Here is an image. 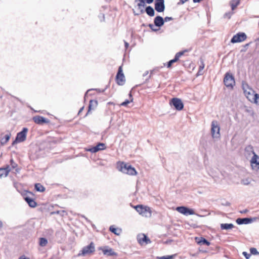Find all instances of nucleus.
<instances>
[{
	"label": "nucleus",
	"mask_w": 259,
	"mask_h": 259,
	"mask_svg": "<svg viewBox=\"0 0 259 259\" xmlns=\"http://www.w3.org/2000/svg\"><path fill=\"white\" fill-rule=\"evenodd\" d=\"M258 26H259V22H258Z\"/></svg>",
	"instance_id": "62"
},
{
	"label": "nucleus",
	"mask_w": 259,
	"mask_h": 259,
	"mask_svg": "<svg viewBox=\"0 0 259 259\" xmlns=\"http://www.w3.org/2000/svg\"><path fill=\"white\" fill-rule=\"evenodd\" d=\"M11 165H12V166L13 168H15V167L16 166L17 164H16L15 163H14V161H13V159H11Z\"/></svg>",
	"instance_id": "47"
},
{
	"label": "nucleus",
	"mask_w": 259,
	"mask_h": 259,
	"mask_svg": "<svg viewBox=\"0 0 259 259\" xmlns=\"http://www.w3.org/2000/svg\"><path fill=\"white\" fill-rule=\"evenodd\" d=\"M201 64L199 66V70H198V72L197 73L199 75L202 74V73L201 72H202V71L203 70V69L204 68V64L203 62L202 61H201Z\"/></svg>",
	"instance_id": "36"
},
{
	"label": "nucleus",
	"mask_w": 259,
	"mask_h": 259,
	"mask_svg": "<svg viewBox=\"0 0 259 259\" xmlns=\"http://www.w3.org/2000/svg\"><path fill=\"white\" fill-rule=\"evenodd\" d=\"M171 106H174L178 111L182 110L184 108V104L182 100L178 98H172L169 102Z\"/></svg>",
	"instance_id": "5"
},
{
	"label": "nucleus",
	"mask_w": 259,
	"mask_h": 259,
	"mask_svg": "<svg viewBox=\"0 0 259 259\" xmlns=\"http://www.w3.org/2000/svg\"><path fill=\"white\" fill-rule=\"evenodd\" d=\"M10 170L9 166H7L6 168H0V178L3 177H7Z\"/></svg>",
	"instance_id": "23"
},
{
	"label": "nucleus",
	"mask_w": 259,
	"mask_h": 259,
	"mask_svg": "<svg viewBox=\"0 0 259 259\" xmlns=\"http://www.w3.org/2000/svg\"><path fill=\"white\" fill-rule=\"evenodd\" d=\"M36 191L43 192L45 191V188L40 183H36L34 186Z\"/></svg>",
	"instance_id": "28"
},
{
	"label": "nucleus",
	"mask_w": 259,
	"mask_h": 259,
	"mask_svg": "<svg viewBox=\"0 0 259 259\" xmlns=\"http://www.w3.org/2000/svg\"><path fill=\"white\" fill-rule=\"evenodd\" d=\"M11 137V134L6 135L4 137H1L0 143L2 146L6 144L10 140Z\"/></svg>",
	"instance_id": "25"
},
{
	"label": "nucleus",
	"mask_w": 259,
	"mask_h": 259,
	"mask_svg": "<svg viewBox=\"0 0 259 259\" xmlns=\"http://www.w3.org/2000/svg\"><path fill=\"white\" fill-rule=\"evenodd\" d=\"M244 93L246 95L247 98L249 101H251V99L250 98L249 95H252L253 96L252 100H253L255 104L259 105V94H257L256 93L254 94L253 93V94L252 95H251V94L249 92L247 93L246 91H244Z\"/></svg>",
	"instance_id": "16"
},
{
	"label": "nucleus",
	"mask_w": 259,
	"mask_h": 259,
	"mask_svg": "<svg viewBox=\"0 0 259 259\" xmlns=\"http://www.w3.org/2000/svg\"><path fill=\"white\" fill-rule=\"evenodd\" d=\"M138 240L139 243L141 244L144 242H145L146 244H148L151 242L148 237L144 234H143L141 236H139Z\"/></svg>",
	"instance_id": "21"
},
{
	"label": "nucleus",
	"mask_w": 259,
	"mask_h": 259,
	"mask_svg": "<svg viewBox=\"0 0 259 259\" xmlns=\"http://www.w3.org/2000/svg\"><path fill=\"white\" fill-rule=\"evenodd\" d=\"M195 240L197 244L200 245H206L209 246L210 244V243L203 237H196Z\"/></svg>",
	"instance_id": "19"
},
{
	"label": "nucleus",
	"mask_w": 259,
	"mask_h": 259,
	"mask_svg": "<svg viewBox=\"0 0 259 259\" xmlns=\"http://www.w3.org/2000/svg\"><path fill=\"white\" fill-rule=\"evenodd\" d=\"M178 60H177V59L175 57L173 59L169 61L168 62H167V68H170L172 64L176 62H177Z\"/></svg>",
	"instance_id": "35"
},
{
	"label": "nucleus",
	"mask_w": 259,
	"mask_h": 259,
	"mask_svg": "<svg viewBox=\"0 0 259 259\" xmlns=\"http://www.w3.org/2000/svg\"><path fill=\"white\" fill-rule=\"evenodd\" d=\"M203 212V214H198V213H195V214H196V215L199 217H205L206 216L207 214H204V212Z\"/></svg>",
	"instance_id": "48"
},
{
	"label": "nucleus",
	"mask_w": 259,
	"mask_h": 259,
	"mask_svg": "<svg viewBox=\"0 0 259 259\" xmlns=\"http://www.w3.org/2000/svg\"><path fill=\"white\" fill-rule=\"evenodd\" d=\"M154 9L159 13L164 12L165 10L164 0H155L154 3Z\"/></svg>",
	"instance_id": "10"
},
{
	"label": "nucleus",
	"mask_w": 259,
	"mask_h": 259,
	"mask_svg": "<svg viewBox=\"0 0 259 259\" xmlns=\"http://www.w3.org/2000/svg\"><path fill=\"white\" fill-rule=\"evenodd\" d=\"M247 212H248V210L247 209H245V210L241 211V213H246Z\"/></svg>",
	"instance_id": "52"
},
{
	"label": "nucleus",
	"mask_w": 259,
	"mask_h": 259,
	"mask_svg": "<svg viewBox=\"0 0 259 259\" xmlns=\"http://www.w3.org/2000/svg\"><path fill=\"white\" fill-rule=\"evenodd\" d=\"M103 253L104 255L108 256H117V253L113 251V250L109 248L108 246H105L103 248H101Z\"/></svg>",
	"instance_id": "13"
},
{
	"label": "nucleus",
	"mask_w": 259,
	"mask_h": 259,
	"mask_svg": "<svg viewBox=\"0 0 259 259\" xmlns=\"http://www.w3.org/2000/svg\"><path fill=\"white\" fill-rule=\"evenodd\" d=\"M32 119L35 123L40 125L50 122V120L40 115L34 116Z\"/></svg>",
	"instance_id": "12"
},
{
	"label": "nucleus",
	"mask_w": 259,
	"mask_h": 259,
	"mask_svg": "<svg viewBox=\"0 0 259 259\" xmlns=\"http://www.w3.org/2000/svg\"><path fill=\"white\" fill-rule=\"evenodd\" d=\"M48 243V240L45 238H40L39 245L41 246H45Z\"/></svg>",
	"instance_id": "31"
},
{
	"label": "nucleus",
	"mask_w": 259,
	"mask_h": 259,
	"mask_svg": "<svg viewBox=\"0 0 259 259\" xmlns=\"http://www.w3.org/2000/svg\"><path fill=\"white\" fill-rule=\"evenodd\" d=\"M94 251L95 246L93 242H92L89 245L85 246L83 248L82 250H81V253H79L78 254V256H84L88 253H92Z\"/></svg>",
	"instance_id": "11"
},
{
	"label": "nucleus",
	"mask_w": 259,
	"mask_h": 259,
	"mask_svg": "<svg viewBox=\"0 0 259 259\" xmlns=\"http://www.w3.org/2000/svg\"><path fill=\"white\" fill-rule=\"evenodd\" d=\"M130 103V101L128 100H125L124 102L120 104V106H126L128 104Z\"/></svg>",
	"instance_id": "42"
},
{
	"label": "nucleus",
	"mask_w": 259,
	"mask_h": 259,
	"mask_svg": "<svg viewBox=\"0 0 259 259\" xmlns=\"http://www.w3.org/2000/svg\"><path fill=\"white\" fill-rule=\"evenodd\" d=\"M211 134L213 138H219L220 137V127L218 122L216 120H213L211 124Z\"/></svg>",
	"instance_id": "3"
},
{
	"label": "nucleus",
	"mask_w": 259,
	"mask_h": 259,
	"mask_svg": "<svg viewBox=\"0 0 259 259\" xmlns=\"http://www.w3.org/2000/svg\"><path fill=\"white\" fill-rule=\"evenodd\" d=\"M251 165L252 169L259 168V156L254 154L250 160Z\"/></svg>",
	"instance_id": "14"
},
{
	"label": "nucleus",
	"mask_w": 259,
	"mask_h": 259,
	"mask_svg": "<svg viewBox=\"0 0 259 259\" xmlns=\"http://www.w3.org/2000/svg\"><path fill=\"white\" fill-rule=\"evenodd\" d=\"M234 227V226L233 224H221V229L222 230H229L231 229Z\"/></svg>",
	"instance_id": "27"
},
{
	"label": "nucleus",
	"mask_w": 259,
	"mask_h": 259,
	"mask_svg": "<svg viewBox=\"0 0 259 259\" xmlns=\"http://www.w3.org/2000/svg\"><path fill=\"white\" fill-rule=\"evenodd\" d=\"M83 217H84L85 219V220H87V218H86L85 217L83 216Z\"/></svg>",
	"instance_id": "61"
},
{
	"label": "nucleus",
	"mask_w": 259,
	"mask_h": 259,
	"mask_svg": "<svg viewBox=\"0 0 259 259\" xmlns=\"http://www.w3.org/2000/svg\"><path fill=\"white\" fill-rule=\"evenodd\" d=\"M245 152L249 155H251V154H252L253 155L256 154L254 151L253 146L250 145L247 146L245 148Z\"/></svg>",
	"instance_id": "26"
},
{
	"label": "nucleus",
	"mask_w": 259,
	"mask_h": 259,
	"mask_svg": "<svg viewBox=\"0 0 259 259\" xmlns=\"http://www.w3.org/2000/svg\"><path fill=\"white\" fill-rule=\"evenodd\" d=\"M201 212H207V211L206 210H201Z\"/></svg>",
	"instance_id": "59"
},
{
	"label": "nucleus",
	"mask_w": 259,
	"mask_h": 259,
	"mask_svg": "<svg viewBox=\"0 0 259 259\" xmlns=\"http://www.w3.org/2000/svg\"><path fill=\"white\" fill-rule=\"evenodd\" d=\"M96 91H99V92H104L105 91V89L103 90H102V91H101L100 89H96Z\"/></svg>",
	"instance_id": "51"
},
{
	"label": "nucleus",
	"mask_w": 259,
	"mask_h": 259,
	"mask_svg": "<svg viewBox=\"0 0 259 259\" xmlns=\"http://www.w3.org/2000/svg\"><path fill=\"white\" fill-rule=\"evenodd\" d=\"M62 213H66V212L65 211H62Z\"/></svg>",
	"instance_id": "60"
},
{
	"label": "nucleus",
	"mask_w": 259,
	"mask_h": 259,
	"mask_svg": "<svg viewBox=\"0 0 259 259\" xmlns=\"http://www.w3.org/2000/svg\"><path fill=\"white\" fill-rule=\"evenodd\" d=\"M174 255H165L159 257V259H173Z\"/></svg>",
	"instance_id": "40"
},
{
	"label": "nucleus",
	"mask_w": 259,
	"mask_h": 259,
	"mask_svg": "<svg viewBox=\"0 0 259 259\" xmlns=\"http://www.w3.org/2000/svg\"><path fill=\"white\" fill-rule=\"evenodd\" d=\"M148 26L150 28V29L153 31H154V32H156L159 29H157V28H155V25L154 24H148Z\"/></svg>",
	"instance_id": "39"
},
{
	"label": "nucleus",
	"mask_w": 259,
	"mask_h": 259,
	"mask_svg": "<svg viewBox=\"0 0 259 259\" xmlns=\"http://www.w3.org/2000/svg\"><path fill=\"white\" fill-rule=\"evenodd\" d=\"M124 45H125V47L126 49H127V48L129 46V44L128 42H127L126 41H124Z\"/></svg>",
	"instance_id": "49"
},
{
	"label": "nucleus",
	"mask_w": 259,
	"mask_h": 259,
	"mask_svg": "<svg viewBox=\"0 0 259 259\" xmlns=\"http://www.w3.org/2000/svg\"><path fill=\"white\" fill-rule=\"evenodd\" d=\"M246 35L244 32H239L234 35L231 38V42L232 43L240 42L245 40L246 39Z\"/></svg>",
	"instance_id": "8"
},
{
	"label": "nucleus",
	"mask_w": 259,
	"mask_h": 259,
	"mask_svg": "<svg viewBox=\"0 0 259 259\" xmlns=\"http://www.w3.org/2000/svg\"><path fill=\"white\" fill-rule=\"evenodd\" d=\"M164 19V22H168V21H171V20H172L174 19V18L171 17H165Z\"/></svg>",
	"instance_id": "44"
},
{
	"label": "nucleus",
	"mask_w": 259,
	"mask_h": 259,
	"mask_svg": "<svg viewBox=\"0 0 259 259\" xmlns=\"http://www.w3.org/2000/svg\"><path fill=\"white\" fill-rule=\"evenodd\" d=\"M83 108H84V107H81V108L79 109V111H78V114H80V113L82 111V110H83Z\"/></svg>",
	"instance_id": "50"
},
{
	"label": "nucleus",
	"mask_w": 259,
	"mask_h": 259,
	"mask_svg": "<svg viewBox=\"0 0 259 259\" xmlns=\"http://www.w3.org/2000/svg\"><path fill=\"white\" fill-rule=\"evenodd\" d=\"M176 210L180 213L186 215L195 214L193 209L189 208L185 206H178L176 208Z\"/></svg>",
	"instance_id": "9"
},
{
	"label": "nucleus",
	"mask_w": 259,
	"mask_h": 259,
	"mask_svg": "<svg viewBox=\"0 0 259 259\" xmlns=\"http://www.w3.org/2000/svg\"><path fill=\"white\" fill-rule=\"evenodd\" d=\"M3 224L1 221H0V229H1L3 227Z\"/></svg>",
	"instance_id": "53"
},
{
	"label": "nucleus",
	"mask_w": 259,
	"mask_h": 259,
	"mask_svg": "<svg viewBox=\"0 0 259 259\" xmlns=\"http://www.w3.org/2000/svg\"><path fill=\"white\" fill-rule=\"evenodd\" d=\"M148 73V71H146L144 74H143V76H145L146 75H147Z\"/></svg>",
	"instance_id": "55"
},
{
	"label": "nucleus",
	"mask_w": 259,
	"mask_h": 259,
	"mask_svg": "<svg viewBox=\"0 0 259 259\" xmlns=\"http://www.w3.org/2000/svg\"><path fill=\"white\" fill-rule=\"evenodd\" d=\"M242 254L246 258V259H249L251 256L250 254L248 253L247 252L245 251L243 252Z\"/></svg>",
	"instance_id": "41"
},
{
	"label": "nucleus",
	"mask_w": 259,
	"mask_h": 259,
	"mask_svg": "<svg viewBox=\"0 0 259 259\" xmlns=\"http://www.w3.org/2000/svg\"><path fill=\"white\" fill-rule=\"evenodd\" d=\"M24 199L30 207L34 208L36 206L37 203L33 199L29 197H25Z\"/></svg>",
	"instance_id": "22"
},
{
	"label": "nucleus",
	"mask_w": 259,
	"mask_h": 259,
	"mask_svg": "<svg viewBox=\"0 0 259 259\" xmlns=\"http://www.w3.org/2000/svg\"><path fill=\"white\" fill-rule=\"evenodd\" d=\"M135 3H137V6L140 11L141 14L144 12V8L145 6V4L143 0H135Z\"/></svg>",
	"instance_id": "20"
},
{
	"label": "nucleus",
	"mask_w": 259,
	"mask_h": 259,
	"mask_svg": "<svg viewBox=\"0 0 259 259\" xmlns=\"http://www.w3.org/2000/svg\"><path fill=\"white\" fill-rule=\"evenodd\" d=\"M19 259H27L26 257H22V256H21Z\"/></svg>",
	"instance_id": "56"
},
{
	"label": "nucleus",
	"mask_w": 259,
	"mask_h": 259,
	"mask_svg": "<svg viewBox=\"0 0 259 259\" xmlns=\"http://www.w3.org/2000/svg\"><path fill=\"white\" fill-rule=\"evenodd\" d=\"M136 210L140 214L145 217H149L151 215V211H150L149 207H143L142 205H138L135 207Z\"/></svg>",
	"instance_id": "7"
},
{
	"label": "nucleus",
	"mask_w": 259,
	"mask_h": 259,
	"mask_svg": "<svg viewBox=\"0 0 259 259\" xmlns=\"http://www.w3.org/2000/svg\"><path fill=\"white\" fill-rule=\"evenodd\" d=\"M187 50H185V51H181V52H179L178 53H177L176 55H175V57L177 59V60L178 61L180 57H181L182 55H183L184 54V53L187 52Z\"/></svg>",
	"instance_id": "33"
},
{
	"label": "nucleus",
	"mask_w": 259,
	"mask_h": 259,
	"mask_svg": "<svg viewBox=\"0 0 259 259\" xmlns=\"http://www.w3.org/2000/svg\"><path fill=\"white\" fill-rule=\"evenodd\" d=\"M116 82L119 85H123L125 82V78L123 73L122 72V67L120 66L116 75Z\"/></svg>",
	"instance_id": "6"
},
{
	"label": "nucleus",
	"mask_w": 259,
	"mask_h": 259,
	"mask_svg": "<svg viewBox=\"0 0 259 259\" xmlns=\"http://www.w3.org/2000/svg\"><path fill=\"white\" fill-rule=\"evenodd\" d=\"M144 2V3L145 4V3H146L147 4H152L154 0H143Z\"/></svg>",
	"instance_id": "46"
},
{
	"label": "nucleus",
	"mask_w": 259,
	"mask_h": 259,
	"mask_svg": "<svg viewBox=\"0 0 259 259\" xmlns=\"http://www.w3.org/2000/svg\"><path fill=\"white\" fill-rule=\"evenodd\" d=\"M109 230L115 234V235H119L121 233V230H119L117 228H115L114 226H111L109 228Z\"/></svg>",
	"instance_id": "30"
},
{
	"label": "nucleus",
	"mask_w": 259,
	"mask_h": 259,
	"mask_svg": "<svg viewBox=\"0 0 259 259\" xmlns=\"http://www.w3.org/2000/svg\"><path fill=\"white\" fill-rule=\"evenodd\" d=\"M239 0H232L230 2L232 10H234L239 5Z\"/></svg>",
	"instance_id": "29"
},
{
	"label": "nucleus",
	"mask_w": 259,
	"mask_h": 259,
	"mask_svg": "<svg viewBox=\"0 0 259 259\" xmlns=\"http://www.w3.org/2000/svg\"><path fill=\"white\" fill-rule=\"evenodd\" d=\"M145 11L150 17H153L155 15L154 10L150 6H147L145 8Z\"/></svg>",
	"instance_id": "24"
},
{
	"label": "nucleus",
	"mask_w": 259,
	"mask_h": 259,
	"mask_svg": "<svg viewBox=\"0 0 259 259\" xmlns=\"http://www.w3.org/2000/svg\"><path fill=\"white\" fill-rule=\"evenodd\" d=\"M255 220V218H238L236 222L238 225L248 224L252 223Z\"/></svg>",
	"instance_id": "15"
},
{
	"label": "nucleus",
	"mask_w": 259,
	"mask_h": 259,
	"mask_svg": "<svg viewBox=\"0 0 259 259\" xmlns=\"http://www.w3.org/2000/svg\"><path fill=\"white\" fill-rule=\"evenodd\" d=\"M89 151H90L92 153H96L99 151V149L96 146L92 147L91 148L88 150Z\"/></svg>",
	"instance_id": "38"
},
{
	"label": "nucleus",
	"mask_w": 259,
	"mask_h": 259,
	"mask_svg": "<svg viewBox=\"0 0 259 259\" xmlns=\"http://www.w3.org/2000/svg\"><path fill=\"white\" fill-rule=\"evenodd\" d=\"M28 131V130L27 127H23L20 132L18 133L15 140L12 143V145L25 141Z\"/></svg>",
	"instance_id": "2"
},
{
	"label": "nucleus",
	"mask_w": 259,
	"mask_h": 259,
	"mask_svg": "<svg viewBox=\"0 0 259 259\" xmlns=\"http://www.w3.org/2000/svg\"><path fill=\"white\" fill-rule=\"evenodd\" d=\"M249 44H247L245 45V47H247L249 46Z\"/></svg>",
	"instance_id": "58"
},
{
	"label": "nucleus",
	"mask_w": 259,
	"mask_h": 259,
	"mask_svg": "<svg viewBox=\"0 0 259 259\" xmlns=\"http://www.w3.org/2000/svg\"><path fill=\"white\" fill-rule=\"evenodd\" d=\"M224 82L227 88H233L235 84V81L232 74L229 72L226 73L224 78Z\"/></svg>",
	"instance_id": "4"
},
{
	"label": "nucleus",
	"mask_w": 259,
	"mask_h": 259,
	"mask_svg": "<svg viewBox=\"0 0 259 259\" xmlns=\"http://www.w3.org/2000/svg\"><path fill=\"white\" fill-rule=\"evenodd\" d=\"M250 254L256 255L258 254L259 252L257 251L255 248L252 247L250 249Z\"/></svg>",
	"instance_id": "37"
},
{
	"label": "nucleus",
	"mask_w": 259,
	"mask_h": 259,
	"mask_svg": "<svg viewBox=\"0 0 259 259\" xmlns=\"http://www.w3.org/2000/svg\"><path fill=\"white\" fill-rule=\"evenodd\" d=\"M154 24L155 26L160 27L164 24V19L160 16H157L154 19Z\"/></svg>",
	"instance_id": "17"
},
{
	"label": "nucleus",
	"mask_w": 259,
	"mask_h": 259,
	"mask_svg": "<svg viewBox=\"0 0 259 259\" xmlns=\"http://www.w3.org/2000/svg\"><path fill=\"white\" fill-rule=\"evenodd\" d=\"M133 13H134V15H138L139 14H136V13H135V12L134 11H133Z\"/></svg>",
	"instance_id": "57"
},
{
	"label": "nucleus",
	"mask_w": 259,
	"mask_h": 259,
	"mask_svg": "<svg viewBox=\"0 0 259 259\" xmlns=\"http://www.w3.org/2000/svg\"><path fill=\"white\" fill-rule=\"evenodd\" d=\"M251 180L249 178H246L241 180V183L244 185H248L250 184Z\"/></svg>",
	"instance_id": "32"
},
{
	"label": "nucleus",
	"mask_w": 259,
	"mask_h": 259,
	"mask_svg": "<svg viewBox=\"0 0 259 259\" xmlns=\"http://www.w3.org/2000/svg\"><path fill=\"white\" fill-rule=\"evenodd\" d=\"M98 105V101L96 100H91L90 101L89 107H88V111L85 114V116H87L90 113L91 110H94L95 108L97 107Z\"/></svg>",
	"instance_id": "18"
},
{
	"label": "nucleus",
	"mask_w": 259,
	"mask_h": 259,
	"mask_svg": "<svg viewBox=\"0 0 259 259\" xmlns=\"http://www.w3.org/2000/svg\"><path fill=\"white\" fill-rule=\"evenodd\" d=\"M129 96H130V97L132 98L131 100V101H133V98H132V96L131 93H130L129 94Z\"/></svg>",
	"instance_id": "54"
},
{
	"label": "nucleus",
	"mask_w": 259,
	"mask_h": 259,
	"mask_svg": "<svg viewBox=\"0 0 259 259\" xmlns=\"http://www.w3.org/2000/svg\"><path fill=\"white\" fill-rule=\"evenodd\" d=\"M96 147H97L99 149V151L104 150L106 148V145L105 144L102 143H99L97 145Z\"/></svg>",
	"instance_id": "34"
},
{
	"label": "nucleus",
	"mask_w": 259,
	"mask_h": 259,
	"mask_svg": "<svg viewBox=\"0 0 259 259\" xmlns=\"http://www.w3.org/2000/svg\"><path fill=\"white\" fill-rule=\"evenodd\" d=\"M188 0H179V2L178 3V5H183L186 2H187Z\"/></svg>",
	"instance_id": "45"
},
{
	"label": "nucleus",
	"mask_w": 259,
	"mask_h": 259,
	"mask_svg": "<svg viewBox=\"0 0 259 259\" xmlns=\"http://www.w3.org/2000/svg\"><path fill=\"white\" fill-rule=\"evenodd\" d=\"M119 170L123 173L128 174L129 175L134 176L137 175V171L135 168L130 165L128 163L122 162L120 164Z\"/></svg>",
	"instance_id": "1"
},
{
	"label": "nucleus",
	"mask_w": 259,
	"mask_h": 259,
	"mask_svg": "<svg viewBox=\"0 0 259 259\" xmlns=\"http://www.w3.org/2000/svg\"><path fill=\"white\" fill-rule=\"evenodd\" d=\"M232 13L231 12H228V13H226L225 14H224V18H227L228 19H230L231 17V15H232Z\"/></svg>",
	"instance_id": "43"
}]
</instances>
